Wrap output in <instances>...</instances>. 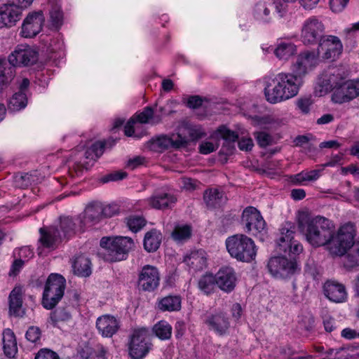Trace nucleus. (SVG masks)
<instances>
[{
	"label": "nucleus",
	"instance_id": "aec40b11",
	"mask_svg": "<svg viewBox=\"0 0 359 359\" xmlns=\"http://www.w3.org/2000/svg\"><path fill=\"white\" fill-rule=\"evenodd\" d=\"M96 328L103 337L110 338L120 329V321L111 315H102L96 320Z\"/></svg>",
	"mask_w": 359,
	"mask_h": 359
},
{
	"label": "nucleus",
	"instance_id": "393cba45",
	"mask_svg": "<svg viewBox=\"0 0 359 359\" xmlns=\"http://www.w3.org/2000/svg\"><path fill=\"white\" fill-rule=\"evenodd\" d=\"M203 200L208 208H219L226 203L227 197L223 191L217 188H210L205 191Z\"/></svg>",
	"mask_w": 359,
	"mask_h": 359
},
{
	"label": "nucleus",
	"instance_id": "f257e3e1",
	"mask_svg": "<svg viewBox=\"0 0 359 359\" xmlns=\"http://www.w3.org/2000/svg\"><path fill=\"white\" fill-rule=\"evenodd\" d=\"M299 230L313 247L326 246L332 256H343L353 245L355 229L348 223L339 228L337 233L332 222L320 215L313 216L307 210L299 211L297 216Z\"/></svg>",
	"mask_w": 359,
	"mask_h": 359
},
{
	"label": "nucleus",
	"instance_id": "72a5a7b5",
	"mask_svg": "<svg viewBox=\"0 0 359 359\" xmlns=\"http://www.w3.org/2000/svg\"><path fill=\"white\" fill-rule=\"evenodd\" d=\"M182 299L178 295H169L161 299L158 308L162 311H177L181 309Z\"/></svg>",
	"mask_w": 359,
	"mask_h": 359
},
{
	"label": "nucleus",
	"instance_id": "9b49d317",
	"mask_svg": "<svg viewBox=\"0 0 359 359\" xmlns=\"http://www.w3.org/2000/svg\"><path fill=\"white\" fill-rule=\"evenodd\" d=\"M241 222L245 226L246 232L252 234L260 233L266 228V222L260 212L252 206H248L244 209Z\"/></svg>",
	"mask_w": 359,
	"mask_h": 359
},
{
	"label": "nucleus",
	"instance_id": "9d476101",
	"mask_svg": "<svg viewBox=\"0 0 359 359\" xmlns=\"http://www.w3.org/2000/svg\"><path fill=\"white\" fill-rule=\"evenodd\" d=\"M294 227L292 223H285L280 229V236L277 242L279 250L287 252L290 255H297L303 251L302 245L294 240Z\"/></svg>",
	"mask_w": 359,
	"mask_h": 359
},
{
	"label": "nucleus",
	"instance_id": "bf43d9fd",
	"mask_svg": "<svg viewBox=\"0 0 359 359\" xmlns=\"http://www.w3.org/2000/svg\"><path fill=\"white\" fill-rule=\"evenodd\" d=\"M145 158L142 156H135L128 161L127 166L131 170H134L140 165L144 164Z\"/></svg>",
	"mask_w": 359,
	"mask_h": 359
},
{
	"label": "nucleus",
	"instance_id": "7c9ffc66",
	"mask_svg": "<svg viewBox=\"0 0 359 359\" xmlns=\"http://www.w3.org/2000/svg\"><path fill=\"white\" fill-rule=\"evenodd\" d=\"M74 273L79 276L87 277L91 273V262L84 255L76 256L72 262Z\"/></svg>",
	"mask_w": 359,
	"mask_h": 359
},
{
	"label": "nucleus",
	"instance_id": "a211bd4d",
	"mask_svg": "<svg viewBox=\"0 0 359 359\" xmlns=\"http://www.w3.org/2000/svg\"><path fill=\"white\" fill-rule=\"evenodd\" d=\"M217 286L225 292H231L236 287L237 277L234 269L231 267L221 268L215 274Z\"/></svg>",
	"mask_w": 359,
	"mask_h": 359
},
{
	"label": "nucleus",
	"instance_id": "58836bf2",
	"mask_svg": "<svg viewBox=\"0 0 359 359\" xmlns=\"http://www.w3.org/2000/svg\"><path fill=\"white\" fill-rule=\"evenodd\" d=\"M152 330L158 338L167 340L171 337L172 328L167 321L161 320L154 325Z\"/></svg>",
	"mask_w": 359,
	"mask_h": 359
},
{
	"label": "nucleus",
	"instance_id": "a18cd8bd",
	"mask_svg": "<svg viewBox=\"0 0 359 359\" xmlns=\"http://www.w3.org/2000/svg\"><path fill=\"white\" fill-rule=\"evenodd\" d=\"M15 76V69L6 64H0V86L8 83Z\"/></svg>",
	"mask_w": 359,
	"mask_h": 359
},
{
	"label": "nucleus",
	"instance_id": "bb28decb",
	"mask_svg": "<svg viewBox=\"0 0 359 359\" xmlns=\"http://www.w3.org/2000/svg\"><path fill=\"white\" fill-rule=\"evenodd\" d=\"M6 27H12L22 17V9L12 4H5L0 7Z\"/></svg>",
	"mask_w": 359,
	"mask_h": 359
},
{
	"label": "nucleus",
	"instance_id": "4c0bfd02",
	"mask_svg": "<svg viewBox=\"0 0 359 359\" xmlns=\"http://www.w3.org/2000/svg\"><path fill=\"white\" fill-rule=\"evenodd\" d=\"M50 19L51 25L56 29H58L63 24V12L61 10V6L55 0L50 2Z\"/></svg>",
	"mask_w": 359,
	"mask_h": 359
},
{
	"label": "nucleus",
	"instance_id": "6e6552de",
	"mask_svg": "<svg viewBox=\"0 0 359 359\" xmlns=\"http://www.w3.org/2000/svg\"><path fill=\"white\" fill-rule=\"evenodd\" d=\"M268 269L271 274L276 278H287L299 270L294 259L285 257H274L269 259Z\"/></svg>",
	"mask_w": 359,
	"mask_h": 359
},
{
	"label": "nucleus",
	"instance_id": "e2e57ef3",
	"mask_svg": "<svg viewBox=\"0 0 359 359\" xmlns=\"http://www.w3.org/2000/svg\"><path fill=\"white\" fill-rule=\"evenodd\" d=\"M323 325L325 330L328 332H332L337 327L334 318L330 316H325L324 318Z\"/></svg>",
	"mask_w": 359,
	"mask_h": 359
},
{
	"label": "nucleus",
	"instance_id": "6ab92c4d",
	"mask_svg": "<svg viewBox=\"0 0 359 359\" xmlns=\"http://www.w3.org/2000/svg\"><path fill=\"white\" fill-rule=\"evenodd\" d=\"M325 296L334 303L345 302L348 297L346 287L336 280H327L323 285Z\"/></svg>",
	"mask_w": 359,
	"mask_h": 359
},
{
	"label": "nucleus",
	"instance_id": "864d4df0",
	"mask_svg": "<svg viewBox=\"0 0 359 359\" xmlns=\"http://www.w3.org/2000/svg\"><path fill=\"white\" fill-rule=\"evenodd\" d=\"M34 359H60L58 354L48 348H41Z\"/></svg>",
	"mask_w": 359,
	"mask_h": 359
},
{
	"label": "nucleus",
	"instance_id": "3c124183",
	"mask_svg": "<svg viewBox=\"0 0 359 359\" xmlns=\"http://www.w3.org/2000/svg\"><path fill=\"white\" fill-rule=\"evenodd\" d=\"M41 332L39 327L31 326L26 332V338L34 344H41Z\"/></svg>",
	"mask_w": 359,
	"mask_h": 359
},
{
	"label": "nucleus",
	"instance_id": "052dcab7",
	"mask_svg": "<svg viewBox=\"0 0 359 359\" xmlns=\"http://www.w3.org/2000/svg\"><path fill=\"white\" fill-rule=\"evenodd\" d=\"M25 264V261L19 258L15 259L11 265V270L9 272L10 276H16Z\"/></svg>",
	"mask_w": 359,
	"mask_h": 359
},
{
	"label": "nucleus",
	"instance_id": "2f4dec72",
	"mask_svg": "<svg viewBox=\"0 0 359 359\" xmlns=\"http://www.w3.org/2000/svg\"><path fill=\"white\" fill-rule=\"evenodd\" d=\"M272 5L266 1H260L256 4L253 10L254 18L262 23H268L271 20L270 8Z\"/></svg>",
	"mask_w": 359,
	"mask_h": 359
},
{
	"label": "nucleus",
	"instance_id": "c9c22d12",
	"mask_svg": "<svg viewBox=\"0 0 359 359\" xmlns=\"http://www.w3.org/2000/svg\"><path fill=\"white\" fill-rule=\"evenodd\" d=\"M132 117L135 118V121L140 123L156 124L161 121V116L154 115V110L151 107H144L141 112H137Z\"/></svg>",
	"mask_w": 359,
	"mask_h": 359
},
{
	"label": "nucleus",
	"instance_id": "f03ea898",
	"mask_svg": "<svg viewBox=\"0 0 359 359\" xmlns=\"http://www.w3.org/2000/svg\"><path fill=\"white\" fill-rule=\"evenodd\" d=\"M319 62L317 52L300 53L292 66V72H280L265 81L264 95L271 104H277L295 97L302 83V78L316 67Z\"/></svg>",
	"mask_w": 359,
	"mask_h": 359
},
{
	"label": "nucleus",
	"instance_id": "49530a36",
	"mask_svg": "<svg viewBox=\"0 0 359 359\" xmlns=\"http://www.w3.org/2000/svg\"><path fill=\"white\" fill-rule=\"evenodd\" d=\"M126 224L130 230L137 232L144 226L146 221L140 216H130L126 219Z\"/></svg>",
	"mask_w": 359,
	"mask_h": 359
},
{
	"label": "nucleus",
	"instance_id": "473e14b6",
	"mask_svg": "<svg viewBox=\"0 0 359 359\" xmlns=\"http://www.w3.org/2000/svg\"><path fill=\"white\" fill-rule=\"evenodd\" d=\"M71 307H59L50 314V322L54 326L60 327V325L68 322L72 318Z\"/></svg>",
	"mask_w": 359,
	"mask_h": 359
},
{
	"label": "nucleus",
	"instance_id": "79ce46f5",
	"mask_svg": "<svg viewBox=\"0 0 359 359\" xmlns=\"http://www.w3.org/2000/svg\"><path fill=\"white\" fill-rule=\"evenodd\" d=\"M216 276L212 274H205L198 280V287L204 293L208 294L213 292L216 284Z\"/></svg>",
	"mask_w": 359,
	"mask_h": 359
},
{
	"label": "nucleus",
	"instance_id": "39448f33",
	"mask_svg": "<svg viewBox=\"0 0 359 359\" xmlns=\"http://www.w3.org/2000/svg\"><path fill=\"white\" fill-rule=\"evenodd\" d=\"M151 333L147 327L134 329L130 337L128 354L132 359H143L152 349Z\"/></svg>",
	"mask_w": 359,
	"mask_h": 359
},
{
	"label": "nucleus",
	"instance_id": "ea45409f",
	"mask_svg": "<svg viewBox=\"0 0 359 359\" xmlns=\"http://www.w3.org/2000/svg\"><path fill=\"white\" fill-rule=\"evenodd\" d=\"M27 97L26 93L17 92L9 100L8 107V109L16 111H19L27 106Z\"/></svg>",
	"mask_w": 359,
	"mask_h": 359
},
{
	"label": "nucleus",
	"instance_id": "774afa93",
	"mask_svg": "<svg viewBox=\"0 0 359 359\" xmlns=\"http://www.w3.org/2000/svg\"><path fill=\"white\" fill-rule=\"evenodd\" d=\"M359 31V21L351 25V27L346 28L344 33L347 38H351L355 36V33Z\"/></svg>",
	"mask_w": 359,
	"mask_h": 359
},
{
	"label": "nucleus",
	"instance_id": "603ef678",
	"mask_svg": "<svg viewBox=\"0 0 359 359\" xmlns=\"http://www.w3.org/2000/svg\"><path fill=\"white\" fill-rule=\"evenodd\" d=\"M343 264L345 268L347 269H351L359 264V257L357 252L355 255L348 254L346 255L343 261Z\"/></svg>",
	"mask_w": 359,
	"mask_h": 359
},
{
	"label": "nucleus",
	"instance_id": "13d9d810",
	"mask_svg": "<svg viewBox=\"0 0 359 359\" xmlns=\"http://www.w3.org/2000/svg\"><path fill=\"white\" fill-rule=\"evenodd\" d=\"M348 0H330V6L334 12H341L346 6Z\"/></svg>",
	"mask_w": 359,
	"mask_h": 359
},
{
	"label": "nucleus",
	"instance_id": "de8ad7c7",
	"mask_svg": "<svg viewBox=\"0 0 359 359\" xmlns=\"http://www.w3.org/2000/svg\"><path fill=\"white\" fill-rule=\"evenodd\" d=\"M313 104V100L310 96L301 97L296 101L297 109L303 114H308L310 112Z\"/></svg>",
	"mask_w": 359,
	"mask_h": 359
},
{
	"label": "nucleus",
	"instance_id": "5701e85b",
	"mask_svg": "<svg viewBox=\"0 0 359 359\" xmlns=\"http://www.w3.org/2000/svg\"><path fill=\"white\" fill-rule=\"evenodd\" d=\"M23 291L21 286H15L8 297L9 313L15 317H21L24 314L22 308Z\"/></svg>",
	"mask_w": 359,
	"mask_h": 359
},
{
	"label": "nucleus",
	"instance_id": "4be33fe9",
	"mask_svg": "<svg viewBox=\"0 0 359 359\" xmlns=\"http://www.w3.org/2000/svg\"><path fill=\"white\" fill-rule=\"evenodd\" d=\"M343 77L339 69L336 67L329 68L318 78V84L326 91L337 88L342 83Z\"/></svg>",
	"mask_w": 359,
	"mask_h": 359
},
{
	"label": "nucleus",
	"instance_id": "8fccbe9b",
	"mask_svg": "<svg viewBox=\"0 0 359 359\" xmlns=\"http://www.w3.org/2000/svg\"><path fill=\"white\" fill-rule=\"evenodd\" d=\"M254 135L260 147L264 148L273 143V137L268 133L260 131L255 133Z\"/></svg>",
	"mask_w": 359,
	"mask_h": 359
},
{
	"label": "nucleus",
	"instance_id": "a19ab883",
	"mask_svg": "<svg viewBox=\"0 0 359 359\" xmlns=\"http://www.w3.org/2000/svg\"><path fill=\"white\" fill-rule=\"evenodd\" d=\"M102 217V204L93 203L88 205L85 210V219L95 223Z\"/></svg>",
	"mask_w": 359,
	"mask_h": 359
},
{
	"label": "nucleus",
	"instance_id": "7ed1b4c3",
	"mask_svg": "<svg viewBox=\"0 0 359 359\" xmlns=\"http://www.w3.org/2000/svg\"><path fill=\"white\" fill-rule=\"evenodd\" d=\"M226 247L230 255L238 261L250 262L255 259L257 248L255 241L245 234L238 233L228 237Z\"/></svg>",
	"mask_w": 359,
	"mask_h": 359
},
{
	"label": "nucleus",
	"instance_id": "b1692460",
	"mask_svg": "<svg viewBox=\"0 0 359 359\" xmlns=\"http://www.w3.org/2000/svg\"><path fill=\"white\" fill-rule=\"evenodd\" d=\"M183 262L189 267L190 270L201 271L207 265L206 254L202 250L191 251L184 256Z\"/></svg>",
	"mask_w": 359,
	"mask_h": 359
},
{
	"label": "nucleus",
	"instance_id": "dca6fc26",
	"mask_svg": "<svg viewBox=\"0 0 359 359\" xmlns=\"http://www.w3.org/2000/svg\"><path fill=\"white\" fill-rule=\"evenodd\" d=\"M44 20V16L41 11L29 13L22 23L21 35L25 38L35 36L41 31Z\"/></svg>",
	"mask_w": 359,
	"mask_h": 359
},
{
	"label": "nucleus",
	"instance_id": "c03bdc74",
	"mask_svg": "<svg viewBox=\"0 0 359 359\" xmlns=\"http://www.w3.org/2000/svg\"><path fill=\"white\" fill-rule=\"evenodd\" d=\"M319 170H312L310 171H302L294 177V182L298 184H302L306 181H315L320 177Z\"/></svg>",
	"mask_w": 359,
	"mask_h": 359
},
{
	"label": "nucleus",
	"instance_id": "338daca9",
	"mask_svg": "<svg viewBox=\"0 0 359 359\" xmlns=\"http://www.w3.org/2000/svg\"><path fill=\"white\" fill-rule=\"evenodd\" d=\"M358 332L351 328L347 327L341 331V335L343 338L346 339H353L358 337Z\"/></svg>",
	"mask_w": 359,
	"mask_h": 359
},
{
	"label": "nucleus",
	"instance_id": "09e8293b",
	"mask_svg": "<svg viewBox=\"0 0 359 359\" xmlns=\"http://www.w3.org/2000/svg\"><path fill=\"white\" fill-rule=\"evenodd\" d=\"M216 133L226 141L234 142L238 140V135L237 133L228 129L226 127L222 126L217 128Z\"/></svg>",
	"mask_w": 359,
	"mask_h": 359
},
{
	"label": "nucleus",
	"instance_id": "412c9836",
	"mask_svg": "<svg viewBox=\"0 0 359 359\" xmlns=\"http://www.w3.org/2000/svg\"><path fill=\"white\" fill-rule=\"evenodd\" d=\"M188 139L180 134L172 135L170 137L161 136L153 140L151 142V148L155 150H164L170 147L180 148L185 146Z\"/></svg>",
	"mask_w": 359,
	"mask_h": 359
},
{
	"label": "nucleus",
	"instance_id": "37998d69",
	"mask_svg": "<svg viewBox=\"0 0 359 359\" xmlns=\"http://www.w3.org/2000/svg\"><path fill=\"white\" fill-rule=\"evenodd\" d=\"M191 231L189 225H177L172 232V238L177 242L185 241L191 237Z\"/></svg>",
	"mask_w": 359,
	"mask_h": 359
},
{
	"label": "nucleus",
	"instance_id": "2eb2a0df",
	"mask_svg": "<svg viewBox=\"0 0 359 359\" xmlns=\"http://www.w3.org/2000/svg\"><path fill=\"white\" fill-rule=\"evenodd\" d=\"M160 283V273L158 269L152 265L144 266L138 274L137 285L143 291L155 290Z\"/></svg>",
	"mask_w": 359,
	"mask_h": 359
},
{
	"label": "nucleus",
	"instance_id": "4468645a",
	"mask_svg": "<svg viewBox=\"0 0 359 359\" xmlns=\"http://www.w3.org/2000/svg\"><path fill=\"white\" fill-rule=\"evenodd\" d=\"M38 60L37 52L29 46H18L8 56V66H29L34 64Z\"/></svg>",
	"mask_w": 359,
	"mask_h": 359
},
{
	"label": "nucleus",
	"instance_id": "69168bd1",
	"mask_svg": "<svg viewBox=\"0 0 359 359\" xmlns=\"http://www.w3.org/2000/svg\"><path fill=\"white\" fill-rule=\"evenodd\" d=\"M203 100L198 95L191 96L188 99L187 106L190 108L196 109L202 105Z\"/></svg>",
	"mask_w": 359,
	"mask_h": 359
},
{
	"label": "nucleus",
	"instance_id": "0eeeda50",
	"mask_svg": "<svg viewBox=\"0 0 359 359\" xmlns=\"http://www.w3.org/2000/svg\"><path fill=\"white\" fill-rule=\"evenodd\" d=\"M105 143L96 142L86 150L84 153L75 154V162L69 167V173L72 177L81 175L84 170L92 166L93 162L100 158L104 153Z\"/></svg>",
	"mask_w": 359,
	"mask_h": 359
},
{
	"label": "nucleus",
	"instance_id": "ddd939ff",
	"mask_svg": "<svg viewBox=\"0 0 359 359\" xmlns=\"http://www.w3.org/2000/svg\"><path fill=\"white\" fill-rule=\"evenodd\" d=\"M343 45L341 40L336 36H323L320 40L318 51V55L322 54L323 59H337L341 53Z\"/></svg>",
	"mask_w": 359,
	"mask_h": 359
},
{
	"label": "nucleus",
	"instance_id": "cd10ccee",
	"mask_svg": "<svg viewBox=\"0 0 359 359\" xmlns=\"http://www.w3.org/2000/svg\"><path fill=\"white\" fill-rule=\"evenodd\" d=\"M40 233L39 241L43 247L48 248H53L62 238L60 231L55 227H50L48 229L41 228Z\"/></svg>",
	"mask_w": 359,
	"mask_h": 359
},
{
	"label": "nucleus",
	"instance_id": "f704fd0d",
	"mask_svg": "<svg viewBox=\"0 0 359 359\" xmlns=\"http://www.w3.org/2000/svg\"><path fill=\"white\" fill-rule=\"evenodd\" d=\"M162 240L161 233L156 229L148 231L144 239V247L147 252H155L159 248Z\"/></svg>",
	"mask_w": 359,
	"mask_h": 359
},
{
	"label": "nucleus",
	"instance_id": "c85d7f7f",
	"mask_svg": "<svg viewBox=\"0 0 359 359\" xmlns=\"http://www.w3.org/2000/svg\"><path fill=\"white\" fill-rule=\"evenodd\" d=\"M82 221L80 218H72L69 217H60V229L63 233L64 238H70L76 233V229L77 226H81Z\"/></svg>",
	"mask_w": 359,
	"mask_h": 359
},
{
	"label": "nucleus",
	"instance_id": "e433bc0d",
	"mask_svg": "<svg viewBox=\"0 0 359 359\" xmlns=\"http://www.w3.org/2000/svg\"><path fill=\"white\" fill-rule=\"evenodd\" d=\"M296 52L297 47L291 42L279 43L273 51L275 55L283 60H289Z\"/></svg>",
	"mask_w": 359,
	"mask_h": 359
},
{
	"label": "nucleus",
	"instance_id": "1a4fd4ad",
	"mask_svg": "<svg viewBox=\"0 0 359 359\" xmlns=\"http://www.w3.org/2000/svg\"><path fill=\"white\" fill-rule=\"evenodd\" d=\"M324 32V24L316 16H312L304 22L301 29V39L306 45L315 44L323 38Z\"/></svg>",
	"mask_w": 359,
	"mask_h": 359
},
{
	"label": "nucleus",
	"instance_id": "a878e982",
	"mask_svg": "<svg viewBox=\"0 0 359 359\" xmlns=\"http://www.w3.org/2000/svg\"><path fill=\"white\" fill-rule=\"evenodd\" d=\"M147 201L151 208L162 210L171 207L172 205L175 203L177 198L172 194L160 192L155 193L147 199Z\"/></svg>",
	"mask_w": 359,
	"mask_h": 359
},
{
	"label": "nucleus",
	"instance_id": "4d7b16f0",
	"mask_svg": "<svg viewBox=\"0 0 359 359\" xmlns=\"http://www.w3.org/2000/svg\"><path fill=\"white\" fill-rule=\"evenodd\" d=\"M18 256L20 259L27 261L34 256L33 250L28 246H24L18 250Z\"/></svg>",
	"mask_w": 359,
	"mask_h": 359
},
{
	"label": "nucleus",
	"instance_id": "680f3d73",
	"mask_svg": "<svg viewBox=\"0 0 359 359\" xmlns=\"http://www.w3.org/2000/svg\"><path fill=\"white\" fill-rule=\"evenodd\" d=\"M137 122L135 118L131 117L124 127V133L128 137H132L135 133V124Z\"/></svg>",
	"mask_w": 359,
	"mask_h": 359
},
{
	"label": "nucleus",
	"instance_id": "f8f14e48",
	"mask_svg": "<svg viewBox=\"0 0 359 359\" xmlns=\"http://www.w3.org/2000/svg\"><path fill=\"white\" fill-rule=\"evenodd\" d=\"M359 96V80L342 82L334 88L332 101L337 104L348 102Z\"/></svg>",
	"mask_w": 359,
	"mask_h": 359
},
{
	"label": "nucleus",
	"instance_id": "c756f323",
	"mask_svg": "<svg viewBox=\"0 0 359 359\" xmlns=\"http://www.w3.org/2000/svg\"><path fill=\"white\" fill-rule=\"evenodd\" d=\"M3 349L9 358H13L18 352L17 342L14 332L10 329L3 332Z\"/></svg>",
	"mask_w": 359,
	"mask_h": 359
},
{
	"label": "nucleus",
	"instance_id": "6e6d98bb",
	"mask_svg": "<svg viewBox=\"0 0 359 359\" xmlns=\"http://www.w3.org/2000/svg\"><path fill=\"white\" fill-rule=\"evenodd\" d=\"M118 212V207L115 204L102 205V215L104 217H111Z\"/></svg>",
	"mask_w": 359,
	"mask_h": 359
},
{
	"label": "nucleus",
	"instance_id": "f3484780",
	"mask_svg": "<svg viewBox=\"0 0 359 359\" xmlns=\"http://www.w3.org/2000/svg\"><path fill=\"white\" fill-rule=\"evenodd\" d=\"M204 323L210 330L219 336L226 334L230 327L229 318L226 313L223 312H216L207 315Z\"/></svg>",
	"mask_w": 359,
	"mask_h": 359
},
{
	"label": "nucleus",
	"instance_id": "0e129e2a",
	"mask_svg": "<svg viewBox=\"0 0 359 359\" xmlns=\"http://www.w3.org/2000/svg\"><path fill=\"white\" fill-rule=\"evenodd\" d=\"M253 145V141L251 138H243L238 142V147L243 151L251 150Z\"/></svg>",
	"mask_w": 359,
	"mask_h": 359
},
{
	"label": "nucleus",
	"instance_id": "423d86ee",
	"mask_svg": "<svg viewBox=\"0 0 359 359\" xmlns=\"http://www.w3.org/2000/svg\"><path fill=\"white\" fill-rule=\"evenodd\" d=\"M66 280L59 274L48 276L43 293L42 305L46 309H52L64 295Z\"/></svg>",
	"mask_w": 359,
	"mask_h": 359
},
{
	"label": "nucleus",
	"instance_id": "5fc2aeb1",
	"mask_svg": "<svg viewBox=\"0 0 359 359\" xmlns=\"http://www.w3.org/2000/svg\"><path fill=\"white\" fill-rule=\"evenodd\" d=\"M219 144L217 143H213L211 142H203L199 145V152L202 154H210L218 148Z\"/></svg>",
	"mask_w": 359,
	"mask_h": 359
},
{
	"label": "nucleus",
	"instance_id": "20e7f679",
	"mask_svg": "<svg viewBox=\"0 0 359 359\" xmlns=\"http://www.w3.org/2000/svg\"><path fill=\"white\" fill-rule=\"evenodd\" d=\"M133 245V241L129 237L120 236L115 238L104 237L100 241L102 250L100 254L107 262H119L126 259Z\"/></svg>",
	"mask_w": 359,
	"mask_h": 359
}]
</instances>
